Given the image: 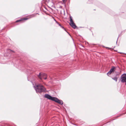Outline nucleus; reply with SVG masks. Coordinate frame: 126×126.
<instances>
[{
	"label": "nucleus",
	"instance_id": "nucleus-4",
	"mask_svg": "<svg viewBox=\"0 0 126 126\" xmlns=\"http://www.w3.org/2000/svg\"><path fill=\"white\" fill-rule=\"evenodd\" d=\"M120 80L122 82H125L126 81V73L124 74L121 76Z\"/></svg>",
	"mask_w": 126,
	"mask_h": 126
},
{
	"label": "nucleus",
	"instance_id": "nucleus-2",
	"mask_svg": "<svg viewBox=\"0 0 126 126\" xmlns=\"http://www.w3.org/2000/svg\"><path fill=\"white\" fill-rule=\"evenodd\" d=\"M35 89L37 93H41L45 91L46 89L42 85H36L35 87Z\"/></svg>",
	"mask_w": 126,
	"mask_h": 126
},
{
	"label": "nucleus",
	"instance_id": "nucleus-8",
	"mask_svg": "<svg viewBox=\"0 0 126 126\" xmlns=\"http://www.w3.org/2000/svg\"><path fill=\"white\" fill-rule=\"evenodd\" d=\"M28 19V18H24L23 19V20H27Z\"/></svg>",
	"mask_w": 126,
	"mask_h": 126
},
{
	"label": "nucleus",
	"instance_id": "nucleus-10",
	"mask_svg": "<svg viewBox=\"0 0 126 126\" xmlns=\"http://www.w3.org/2000/svg\"><path fill=\"white\" fill-rule=\"evenodd\" d=\"M21 20H17V21H16V22H18L19 21H21Z\"/></svg>",
	"mask_w": 126,
	"mask_h": 126
},
{
	"label": "nucleus",
	"instance_id": "nucleus-11",
	"mask_svg": "<svg viewBox=\"0 0 126 126\" xmlns=\"http://www.w3.org/2000/svg\"><path fill=\"white\" fill-rule=\"evenodd\" d=\"M62 28H63L64 29V28L63 27H62Z\"/></svg>",
	"mask_w": 126,
	"mask_h": 126
},
{
	"label": "nucleus",
	"instance_id": "nucleus-1",
	"mask_svg": "<svg viewBox=\"0 0 126 126\" xmlns=\"http://www.w3.org/2000/svg\"><path fill=\"white\" fill-rule=\"evenodd\" d=\"M44 96L46 98H47L50 100L55 101V102L61 104L62 105L63 104V102L62 101L59 100L56 97H52L48 94H45Z\"/></svg>",
	"mask_w": 126,
	"mask_h": 126
},
{
	"label": "nucleus",
	"instance_id": "nucleus-9",
	"mask_svg": "<svg viewBox=\"0 0 126 126\" xmlns=\"http://www.w3.org/2000/svg\"><path fill=\"white\" fill-rule=\"evenodd\" d=\"M66 0H63V1L64 3H65L66 1Z\"/></svg>",
	"mask_w": 126,
	"mask_h": 126
},
{
	"label": "nucleus",
	"instance_id": "nucleus-5",
	"mask_svg": "<svg viewBox=\"0 0 126 126\" xmlns=\"http://www.w3.org/2000/svg\"><path fill=\"white\" fill-rule=\"evenodd\" d=\"M70 25L72 28H73L75 29L76 27V26L74 23L72 18V17L71 16H70Z\"/></svg>",
	"mask_w": 126,
	"mask_h": 126
},
{
	"label": "nucleus",
	"instance_id": "nucleus-3",
	"mask_svg": "<svg viewBox=\"0 0 126 126\" xmlns=\"http://www.w3.org/2000/svg\"><path fill=\"white\" fill-rule=\"evenodd\" d=\"M38 76V78L40 79H42L43 78L46 79H47V75L45 73L41 74L40 73Z\"/></svg>",
	"mask_w": 126,
	"mask_h": 126
},
{
	"label": "nucleus",
	"instance_id": "nucleus-12",
	"mask_svg": "<svg viewBox=\"0 0 126 126\" xmlns=\"http://www.w3.org/2000/svg\"><path fill=\"white\" fill-rule=\"evenodd\" d=\"M125 84L126 85V83Z\"/></svg>",
	"mask_w": 126,
	"mask_h": 126
},
{
	"label": "nucleus",
	"instance_id": "nucleus-7",
	"mask_svg": "<svg viewBox=\"0 0 126 126\" xmlns=\"http://www.w3.org/2000/svg\"><path fill=\"white\" fill-rule=\"evenodd\" d=\"M118 77L117 76L113 78H112V79L115 80L116 82L117 80V79H118Z\"/></svg>",
	"mask_w": 126,
	"mask_h": 126
},
{
	"label": "nucleus",
	"instance_id": "nucleus-6",
	"mask_svg": "<svg viewBox=\"0 0 126 126\" xmlns=\"http://www.w3.org/2000/svg\"><path fill=\"white\" fill-rule=\"evenodd\" d=\"M115 70V67L113 66L112 67L110 71L107 73V75L108 76L111 74V73L114 71Z\"/></svg>",
	"mask_w": 126,
	"mask_h": 126
}]
</instances>
